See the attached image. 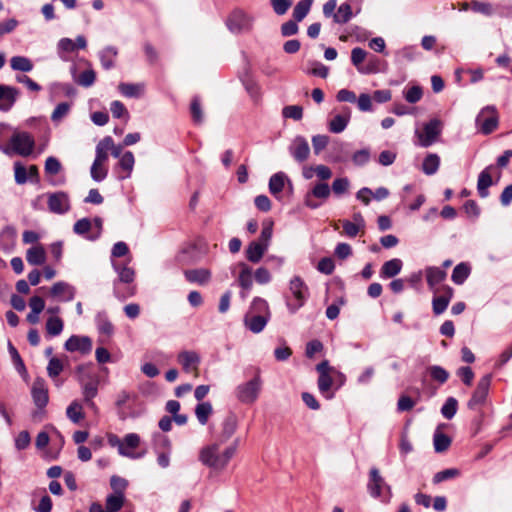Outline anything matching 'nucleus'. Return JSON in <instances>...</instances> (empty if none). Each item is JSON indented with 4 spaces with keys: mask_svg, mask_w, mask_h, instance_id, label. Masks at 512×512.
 <instances>
[{
    "mask_svg": "<svg viewBox=\"0 0 512 512\" xmlns=\"http://www.w3.org/2000/svg\"><path fill=\"white\" fill-rule=\"evenodd\" d=\"M185 279L190 283L206 285L211 280V271L206 268L184 270Z\"/></svg>",
    "mask_w": 512,
    "mask_h": 512,
    "instance_id": "nucleus-27",
    "label": "nucleus"
},
{
    "mask_svg": "<svg viewBox=\"0 0 512 512\" xmlns=\"http://www.w3.org/2000/svg\"><path fill=\"white\" fill-rule=\"evenodd\" d=\"M440 121L437 119L430 120L423 127V133L419 135L420 144L423 147L430 146L440 135Z\"/></svg>",
    "mask_w": 512,
    "mask_h": 512,
    "instance_id": "nucleus-18",
    "label": "nucleus"
},
{
    "mask_svg": "<svg viewBox=\"0 0 512 512\" xmlns=\"http://www.w3.org/2000/svg\"><path fill=\"white\" fill-rule=\"evenodd\" d=\"M353 17L352 7L349 3H342L334 14V22L339 24L347 23Z\"/></svg>",
    "mask_w": 512,
    "mask_h": 512,
    "instance_id": "nucleus-48",
    "label": "nucleus"
},
{
    "mask_svg": "<svg viewBox=\"0 0 512 512\" xmlns=\"http://www.w3.org/2000/svg\"><path fill=\"white\" fill-rule=\"evenodd\" d=\"M198 245L196 242L184 244L177 256L178 262L181 264H191L197 260Z\"/></svg>",
    "mask_w": 512,
    "mask_h": 512,
    "instance_id": "nucleus-31",
    "label": "nucleus"
},
{
    "mask_svg": "<svg viewBox=\"0 0 512 512\" xmlns=\"http://www.w3.org/2000/svg\"><path fill=\"white\" fill-rule=\"evenodd\" d=\"M313 0H301L299 1L293 10V18L296 21L301 22L309 13L312 6Z\"/></svg>",
    "mask_w": 512,
    "mask_h": 512,
    "instance_id": "nucleus-51",
    "label": "nucleus"
},
{
    "mask_svg": "<svg viewBox=\"0 0 512 512\" xmlns=\"http://www.w3.org/2000/svg\"><path fill=\"white\" fill-rule=\"evenodd\" d=\"M491 382L492 374H486L480 378L475 390L472 393L470 400L467 403L469 409L475 410L478 406H482L485 404L488 397Z\"/></svg>",
    "mask_w": 512,
    "mask_h": 512,
    "instance_id": "nucleus-9",
    "label": "nucleus"
},
{
    "mask_svg": "<svg viewBox=\"0 0 512 512\" xmlns=\"http://www.w3.org/2000/svg\"><path fill=\"white\" fill-rule=\"evenodd\" d=\"M50 293L60 301H71L74 298L73 287L65 282L55 283L52 286Z\"/></svg>",
    "mask_w": 512,
    "mask_h": 512,
    "instance_id": "nucleus-34",
    "label": "nucleus"
},
{
    "mask_svg": "<svg viewBox=\"0 0 512 512\" xmlns=\"http://www.w3.org/2000/svg\"><path fill=\"white\" fill-rule=\"evenodd\" d=\"M177 362L181 365L182 370L185 373L192 374L195 378L199 377V365L201 363V357L196 351H181L177 356Z\"/></svg>",
    "mask_w": 512,
    "mask_h": 512,
    "instance_id": "nucleus-14",
    "label": "nucleus"
},
{
    "mask_svg": "<svg viewBox=\"0 0 512 512\" xmlns=\"http://www.w3.org/2000/svg\"><path fill=\"white\" fill-rule=\"evenodd\" d=\"M458 409V401L454 397H449L441 408L444 418L450 420L454 417Z\"/></svg>",
    "mask_w": 512,
    "mask_h": 512,
    "instance_id": "nucleus-61",
    "label": "nucleus"
},
{
    "mask_svg": "<svg viewBox=\"0 0 512 512\" xmlns=\"http://www.w3.org/2000/svg\"><path fill=\"white\" fill-rule=\"evenodd\" d=\"M131 255L129 254V247L125 242H117L112 249L113 260H128Z\"/></svg>",
    "mask_w": 512,
    "mask_h": 512,
    "instance_id": "nucleus-58",
    "label": "nucleus"
},
{
    "mask_svg": "<svg viewBox=\"0 0 512 512\" xmlns=\"http://www.w3.org/2000/svg\"><path fill=\"white\" fill-rule=\"evenodd\" d=\"M66 415L73 423H79L84 418L81 404L77 401H73L67 407Z\"/></svg>",
    "mask_w": 512,
    "mask_h": 512,
    "instance_id": "nucleus-56",
    "label": "nucleus"
},
{
    "mask_svg": "<svg viewBox=\"0 0 512 512\" xmlns=\"http://www.w3.org/2000/svg\"><path fill=\"white\" fill-rule=\"evenodd\" d=\"M63 330V321L59 317H50L46 322V331L50 336H57Z\"/></svg>",
    "mask_w": 512,
    "mask_h": 512,
    "instance_id": "nucleus-64",
    "label": "nucleus"
},
{
    "mask_svg": "<svg viewBox=\"0 0 512 512\" xmlns=\"http://www.w3.org/2000/svg\"><path fill=\"white\" fill-rule=\"evenodd\" d=\"M152 447L157 454V463L160 467L166 468L170 464L172 444L168 436L157 432L152 438Z\"/></svg>",
    "mask_w": 512,
    "mask_h": 512,
    "instance_id": "nucleus-6",
    "label": "nucleus"
},
{
    "mask_svg": "<svg viewBox=\"0 0 512 512\" xmlns=\"http://www.w3.org/2000/svg\"><path fill=\"white\" fill-rule=\"evenodd\" d=\"M26 260L30 265H42L46 261V252L41 245L33 246L27 250Z\"/></svg>",
    "mask_w": 512,
    "mask_h": 512,
    "instance_id": "nucleus-42",
    "label": "nucleus"
},
{
    "mask_svg": "<svg viewBox=\"0 0 512 512\" xmlns=\"http://www.w3.org/2000/svg\"><path fill=\"white\" fill-rule=\"evenodd\" d=\"M134 163L135 158L131 151H126L123 153V155L119 158L116 166L118 178L125 179L129 177L133 170Z\"/></svg>",
    "mask_w": 512,
    "mask_h": 512,
    "instance_id": "nucleus-26",
    "label": "nucleus"
},
{
    "mask_svg": "<svg viewBox=\"0 0 512 512\" xmlns=\"http://www.w3.org/2000/svg\"><path fill=\"white\" fill-rule=\"evenodd\" d=\"M110 111L114 118L120 119L124 123H127L130 119V114L125 105L121 101H113L110 105Z\"/></svg>",
    "mask_w": 512,
    "mask_h": 512,
    "instance_id": "nucleus-49",
    "label": "nucleus"
},
{
    "mask_svg": "<svg viewBox=\"0 0 512 512\" xmlns=\"http://www.w3.org/2000/svg\"><path fill=\"white\" fill-rule=\"evenodd\" d=\"M471 273L469 263L461 262L453 269L451 279L456 285H462Z\"/></svg>",
    "mask_w": 512,
    "mask_h": 512,
    "instance_id": "nucleus-43",
    "label": "nucleus"
},
{
    "mask_svg": "<svg viewBox=\"0 0 512 512\" xmlns=\"http://www.w3.org/2000/svg\"><path fill=\"white\" fill-rule=\"evenodd\" d=\"M434 448L436 452H444L446 451L450 445H451V439L448 435L442 433V432H436L434 434Z\"/></svg>",
    "mask_w": 512,
    "mask_h": 512,
    "instance_id": "nucleus-57",
    "label": "nucleus"
},
{
    "mask_svg": "<svg viewBox=\"0 0 512 512\" xmlns=\"http://www.w3.org/2000/svg\"><path fill=\"white\" fill-rule=\"evenodd\" d=\"M10 144L15 153L27 157L34 148V138L27 132H16L11 136Z\"/></svg>",
    "mask_w": 512,
    "mask_h": 512,
    "instance_id": "nucleus-15",
    "label": "nucleus"
},
{
    "mask_svg": "<svg viewBox=\"0 0 512 512\" xmlns=\"http://www.w3.org/2000/svg\"><path fill=\"white\" fill-rule=\"evenodd\" d=\"M497 170V167L490 165L480 172L477 182V191L481 198H486L489 195V187L493 185L492 173Z\"/></svg>",
    "mask_w": 512,
    "mask_h": 512,
    "instance_id": "nucleus-20",
    "label": "nucleus"
},
{
    "mask_svg": "<svg viewBox=\"0 0 512 512\" xmlns=\"http://www.w3.org/2000/svg\"><path fill=\"white\" fill-rule=\"evenodd\" d=\"M86 46V39L83 36H78L76 41L70 38H62L58 43L59 55L62 59L67 60L65 53H72L78 49Z\"/></svg>",
    "mask_w": 512,
    "mask_h": 512,
    "instance_id": "nucleus-25",
    "label": "nucleus"
},
{
    "mask_svg": "<svg viewBox=\"0 0 512 512\" xmlns=\"http://www.w3.org/2000/svg\"><path fill=\"white\" fill-rule=\"evenodd\" d=\"M289 290L293 296V300L287 299V308L291 313H295L304 306L309 296V289L300 276H294L290 280Z\"/></svg>",
    "mask_w": 512,
    "mask_h": 512,
    "instance_id": "nucleus-3",
    "label": "nucleus"
},
{
    "mask_svg": "<svg viewBox=\"0 0 512 512\" xmlns=\"http://www.w3.org/2000/svg\"><path fill=\"white\" fill-rule=\"evenodd\" d=\"M125 495L112 493L107 496L105 507L98 503V512H118L124 505Z\"/></svg>",
    "mask_w": 512,
    "mask_h": 512,
    "instance_id": "nucleus-32",
    "label": "nucleus"
},
{
    "mask_svg": "<svg viewBox=\"0 0 512 512\" xmlns=\"http://www.w3.org/2000/svg\"><path fill=\"white\" fill-rule=\"evenodd\" d=\"M460 475V471L456 468H449V469H445V470H442L440 472H437L434 476H433V483L434 484H439L443 481H446V480H450V479H453V478H456Z\"/></svg>",
    "mask_w": 512,
    "mask_h": 512,
    "instance_id": "nucleus-63",
    "label": "nucleus"
},
{
    "mask_svg": "<svg viewBox=\"0 0 512 512\" xmlns=\"http://www.w3.org/2000/svg\"><path fill=\"white\" fill-rule=\"evenodd\" d=\"M267 248L257 241H252L246 248L245 255L248 261L258 263L262 259Z\"/></svg>",
    "mask_w": 512,
    "mask_h": 512,
    "instance_id": "nucleus-38",
    "label": "nucleus"
},
{
    "mask_svg": "<svg viewBox=\"0 0 512 512\" xmlns=\"http://www.w3.org/2000/svg\"><path fill=\"white\" fill-rule=\"evenodd\" d=\"M114 325L102 314L98 313V344L110 346L114 334Z\"/></svg>",
    "mask_w": 512,
    "mask_h": 512,
    "instance_id": "nucleus-22",
    "label": "nucleus"
},
{
    "mask_svg": "<svg viewBox=\"0 0 512 512\" xmlns=\"http://www.w3.org/2000/svg\"><path fill=\"white\" fill-rule=\"evenodd\" d=\"M498 123L499 115L494 106H486L476 117V126L484 135L493 133L497 129Z\"/></svg>",
    "mask_w": 512,
    "mask_h": 512,
    "instance_id": "nucleus-7",
    "label": "nucleus"
},
{
    "mask_svg": "<svg viewBox=\"0 0 512 512\" xmlns=\"http://www.w3.org/2000/svg\"><path fill=\"white\" fill-rule=\"evenodd\" d=\"M32 397L35 405L42 409L48 403V391L45 388L44 381L41 379H37L32 387Z\"/></svg>",
    "mask_w": 512,
    "mask_h": 512,
    "instance_id": "nucleus-30",
    "label": "nucleus"
},
{
    "mask_svg": "<svg viewBox=\"0 0 512 512\" xmlns=\"http://www.w3.org/2000/svg\"><path fill=\"white\" fill-rule=\"evenodd\" d=\"M117 55L118 51L115 47L105 48L100 55L102 67L107 70L113 68Z\"/></svg>",
    "mask_w": 512,
    "mask_h": 512,
    "instance_id": "nucleus-47",
    "label": "nucleus"
},
{
    "mask_svg": "<svg viewBox=\"0 0 512 512\" xmlns=\"http://www.w3.org/2000/svg\"><path fill=\"white\" fill-rule=\"evenodd\" d=\"M118 412L121 419L136 418L145 411L144 402L136 394H130L125 391L119 394L116 401Z\"/></svg>",
    "mask_w": 512,
    "mask_h": 512,
    "instance_id": "nucleus-2",
    "label": "nucleus"
},
{
    "mask_svg": "<svg viewBox=\"0 0 512 512\" xmlns=\"http://www.w3.org/2000/svg\"><path fill=\"white\" fill-rule=\"evenodd\" d=\"M190 114L194 124L199 125L203 122V110L199 96H194L190 103Z\"/></svg>",
    "mask_w": 512,
    "mask_h": 512,
    "instance_id": "nucleus-50",
    "label": "nucleus"
},
{
    "mask_svg": "<svg viewBox=\"0 0 512 512\" xmlns=\"http://www.w3.org/2000/svg\"><path fill=\"white\" fill-rule=\"evenodd\" d=\"M19 90L15 87L0 84V110L9 111L14 105Z\"/></svg>",
    "mask_w": 512,
    "mask_h": 512,
    "instance_id": "nucleus-23",
    "label": "nucleus"
},
{
    "mask_svg": "<svg viewBox=\"0 0 512 512\" xmlns=\"http://www.w3.org/2000/svg\"><path fill=\"white\" fill-rule=\"evenodd\" d=\"M245 327L253 333H260L264 330L269 319L264 318V316L254 315L252 313L246 312L243 319Z\"/></svg>",
    "mask_w": 512,
    "mask_h": 512,
    "instance_id": "nucleus-29",
    "label": "nucleus"
},
{
    "mask_svg": "<svg viewBox=\"0 0 512 512\" xmlns=\"http://www.w3.org/2000/svg\"><path fill=\"white\" fill-rule=\"evenodd\" d=\"M463 9H471L473 12L481 13L486 16H490L493 14V7L490 3L481 2L478 0H472L470 2H465L463 4Z\"/></svg>",
    "mask_w": 512,
    "mask_h": 512,
    "instance_id": "nucleus-45",
    "label": "nucleus"
},
{
    "mask_svg": "<svg viewBox=\"0 0 512 512\" xmlns=\"http://www.w3.org/2000/svg\"><path fill=\"white\" fill-rule=\"evenodd\" d=\"M135 283L114 282V294L120 300H126L136 294Z\"/></svg>",
    "mask_w": 512,
    "mask_h": 512,
    "instance_id": "nucleus-37",
    "label": "nucleus"
},
{
    "mask_svg": "<svg viewBox=\"0 0 512 512\" xmlns=\"http://www.w3.org/2000/svg\"><path fill=\"white\" fill-rule=\"evenodd\" d=\"M367 55H368V53L360 47H355L351 51V62L357 68V70L359 72H360V69H362V67L364 65L363 63H364L365 59L367 58Z\"/></svg>",
    "mask_w": 512,
    "mask_h": 512,
    "instance_id": "nucleus-62",
    "label": "nucleus"
},
{
    "mask_svg": "<svg viewBox=\"0 0 512 512\" xmlns=\"http://www.w3.org/2000/svg\"><path fill=\"white\" fill-rule=\"evenodd\" d=\"M440 165V158L437 154H428L422 163V170L427 175H433L437 172Z\"/></svg>",
    "mask_w": 512,
    "mask_h": 512,
    "instance_id": "nucleus-46",
    "label": "nucleus"
},
{
    "mask_svg": "<svg viewBox=\"0 0 512 512\" xmlns=\"http://www.w3.org/2000/svg\"><path fill=\"white\" fill-rule=\"evenodd\" d=\"M367 488L374 498H382L386 501L390 497V487L385 483L383 477L377 468L373 467L369 472V481Z\"/></svg>",
    "mask_w": 512,
    "mask_h": 512,
    "instance_id": "nucleus-8",
    "label": "nucleus"
},
{
    "mask_svg": "<svg viewBox=\"0 0 512 512\" xmlns=\"http://www.w3.org/2000/svg\"><path fill=\"white\" fill-rule=\"evenodd\" d=\"M92 340L87 336H71L65 343V349L69 352L88 354L92 350Z\"/></svg>",
    "mask_w": 512,
    "mask_h": 512,
    "instance_id": "nucleus-17",
    "label": "nucleus"
},
{
    "mask_svg": "<svg viewBox=\"0 0 512 512\" xmlns=\"http://www.w3.org/2000/svg\"><path fill=\"white\" fill-rule=\"evenodd\" d=\"M402 266L403 263L398 258L388 260L380 269V277L383 279L393 278L401 272Z\"/></svg>",
    "mask_w": 512,
    "mask_h": 512,
    "instance_id": "nucleus-35",
    "label": "nucleus"
},
{
    "mask_svg": "<svg viewBox=\"0 0 512 512\" xmlns=\"http://www.w3.org/2000/svg\"><path fill=\"white\" fill-rule=\"evenodd\" d=\"M131 262V257L126 260H113V267L118 273V280L116 282H124L129 283L133 282L135 279V271L132 267L129 266Z\"/></svg>",
    "mask_w": 512,
    "mask_h": 512,
    "instance_id": "nucleus-24",
    "label": "nucleus"
},
{
    "mask_svg": "<svg viewBox=\"0 0 512 512\" xmlns=\"http://www.w3.org/2000/svg\"><path fill=\"white\" fill-rule=\"evenodd\" d=\"M381 64L382 60L375 56L370 55L366 61V63L363 65L362 69H360V73L362 74H375L380 72L381 70Z\"/></svg>",
    "mask_w": 512,
    "mask_h": 512,
    "instance_id": "nucleus-52",
    "label": "nucleus"
},
{
    "mask_svg": "<svg viewBox=\"0 0 512 512\" xmlns=\"http://www.w3.org/2000/svg\"><path fill=\"white\" fill-rule=\"evenodd\" d=\"M262 389V380L259 371L249 381L236 388V397L242 403L251 405L256 402Z\"/></svg>",
    "mask_w": 512,
    "mask_h": 512,
    "instance_id": "nucleus-4",
    "label": "nucleus"
},
{
    "mask_svg": "<svg viewBox=\"0 0 512 512\" xmlns=\"http://www.w3.org/2000/svg\"><path fill=\"white\" fill-rule=\"evenodd\" d=\"M226 26L232 33L248 31L252 27V18L242 9L233 10L227 20Z\"/></svg>",
    "mask_w": 512,
    "mask_h": 512,
    "instance_id": "nucleus-10",
    "label": "nucleus"
},
{
    "mask_svg": "<svg viewBox=\"0 0 512 512\" xmlns=\"http://www.w3.org/2000/svg\"><path fill=\"white\" fill-rule=\"evenodd\" d=\"M73 75L75 82L84 87L91 86L95 80V73L93 69H87L78 75L74 71Z\"/></svg>",
    "mask_w": 512,
    "mask_h": 512,
    "instance_id": "nucleus-59",
    "label": "nucleus"
},
{
    "mask_svg": "<svg viewBox=\"0 0 512 512\" xmlns=\"http://www.w3.org/2000/svg\"><path fill=\"white\" fill-rule=\"evenodd\" d=\"M292 157L297 162H304L308 159L310 148L307 140L302 136H297L289 148Z\"/></svg>",
    "mask_w": 512,
    "mask_h": 512,
    "instance_id": "nucleus-19",
    "label": "nucleus"
},
{
    "mask_svg": "<svg viewBox=\"0 0 512 512\" xmlns=\"http://www.w3.org/2000/svg\"><path fill=\"white\" fill-rule=\"evenodd\" d=\"M121 357L122 353L118 348L109 351L105 347L98 346V386L102 382H105V378L108 375V369L101 365L105 363H116Z\"/></svg>",
    "mask_w": 512,
    "mask_h": 512,
    "instance_id": "nucleus-12",
    "label": "nucleus"
},
{
    "mask_svg": "<svg viewBox=\"0 0 512 512\" xmlns=\"http://www.w3.org/2000/svg\"><path fill=\"white\" fill-rule=\"evenodd\" d=\"M247 312L252 313L254 315L258 314L260 316H264V318L269 320L271 318V311L269 305L267 301L261 297H255L252 300Z\"/></svg>",
    "mask_w": 512,
    "mask_h": 512,
    "instance_id": "nucleus-39",
    "label": "nucleus"
},
{
    "mask_svg": "<svg viewBox=\"0 0 512 512\" xmlns=\"http://www.w3.org/2000/svg\"><path fill=\"white\" fill-rule=\"evenodd\" d=\"M10 65L13 70L22 72H29L33 68L31 61L23 56L12 57L10 60Z\"/></svg>",
    "mask_w": 512,
    "mask_h": 512,
    "instance_id": "nucleus-55",
    "label": "nucleus"
},
{
    "mask_svg": "<svg viewBox=\"0 0 512 512\" xmlns=\"http://www.w3.org/2000/svg\"><path fill=\"white\" fill-rule=\"evenodd\" d=\"M49 210L56 214H64L69 210V199L66 193L56 192L48 197Z\"/></svg>",
    "mask_w": 512,
    "mask_h": 512,
    "instance_id": "nucleus-21",
    "label": "nucleus"
},
{
    "mask_svg": "<svg viewBox=\"0 0 512 512\" xmlns=\"http://www.w3.org/2000/svg\"><path fill=\"white\" fill-rule=\"evenodd\" d=\"M432 309L435 315L444 313L453 298L454 290L449 285H440L433 291Z\"/></svg>",
    "mask_w": 512,
    "mask_h": 512,
    "instance_id": "nucleus-11",
    "label": "nucleus"
},
{
    "mask_svg": "<svg viewBox=\"0 0 512 512\" xmlns=\"http://www.w3.org/2000/svg\"><path fill=\"white\" fill-rule=\"evenodd\" d=\"M351 116L349 107H343L342 112L335 115L329 122V131L341 133L347 127Z\"/></svg>",
    "mask_w": 512,
    "mask_h": 512,
    "instance_id": "nucleus-28",
    "label": "nucleus"
},
{
    "mask_svg": "<svg viewBox=\"0 0 512 512\" xmlns=\"http://www.w3.org/2000/svg\"><path fill=\"white\" fill-rule=\"evenodd\" d=\"M237 428L236 416L230 413L222 423V430L219 436V442L204 446L199 453L201 463L213 470H224L232 457L235 455L239 440L228 446L221 454L219 453L220 444L227 441L235 433Z\"/></svg>",
    "mask_w": 512,
    "mask_h": 512,
    "instance_id": "nucleus-1",
    "label": "nucleus"
},
{
    "mask_svg": "<svg viewBox=\"0 0 512 512\" xmlns=\"http://www.w3.org/2000/svg\"><path fill=\"white\" fill-rule=\"evenodd\" d=\"M118 90L125 97L140 98L144 93V85L122 82L118 85Z\"/></svg>",
    "mask_w": 512,
    "mask_h": 512,
    "instance_id": "nucleus-41",
    "label": "nucleus"
},
{
    "mask_svg": "<svg viewBox=\"0 0 512 512\" xmlns=\"http://www.w3.org/2000/svg\"><path fill=\"white\" fill-rule=\"evenodd\" d=\"M93 366H79L78 375L83 386L85 401L92 406L93 398L96 396V382L92 377Z\"/></svg>",
    "mask_w": 512,
    "mask_h": 512,
    "instance_id": "nucleus-13",
    "label": "nucleus"
},
{
    "mask_svg": "<svg viewBox=\"0 0 512 512\" xmlns=\"http://www.w3.org/2000/svg\"><path fill=\"white\" fill-rule=\"evenodd\" d=\"M212 411L213 409L210 402L199 403L195 408L196 417L202 425H205L208 422Z\"/></svg>",
    "mask_w": 512,
    "mask_h": 512,
    "instance_id": "nucleus-54",
    "label": "nucleus"
},
{
    "mask_svg": "<svg viewBox=\"0 0 512 512\" xmlns=\"http://www.w3.org/2000/svg\"><path fill=\"white\" fill-rule=\"evenodd\" d=\"M286 175L283 172L275 173L269 180V191L273 196H278L284 189Z\"/></svg>",
    "mask_w": 512,
    "mask_h": 512,
    "instance_id": "nucleus-44",
    "label": "nucleus"
},
{
    "mask_svg": "<svg viewBox=\"0 0 512 512\" xmlns=\"http://www.w3.org/2000/svg\"><path fill=\"white\" fill-rule=\"evenodd\" d=\"M272 233H273V221H271V220L264 221L261 234L256 241L261 243L268 249L269 242L272 238Z\"/></svg>",
    "mask_w": 512,
    "mask_h": 512,
    "instance_id": "nucleus-60",
    "label": "nucleus"
},
{
    "mask_svg": "<svg viewBox=\"0 0 512 512\" xmlns=\"http://www.w3.org/2000/svg\"><path fill=\"white\" fill-rule=\"evenodd\" d=\"M239 266L241 267V271L237 282L241 289L250 291L253 286L252 268L243 262H241Z\"/></svg>",
    "mask_w": 512,
    "mask_h": 512,
    "instance_id": "nucleus-40",
    "label": "nucleus"
},
{
    "mask_svg": "<svg viewBox=\"0 0 512 512\" xmlns=\"http://www.w3.org/2000/svg\"><path fill=\"white\" fill-rule=\"evenodd\" d=\"M427 372L429 373L431 379L438 382L439 384H444L449 379L448 371L438 365L429 366L427 368Z\"/></svg>",
    "mask_w": 512,
    "mask_h": 512,
    "instance_id": "nucleus-53",
    "label": "nucleus"
},
{
    "mask_svg": "<svg viewBox=\"0 0 512 512\" xmlns=\"http://www.w3.org/2000/svg\"><path fill=\"white\" fill-rule=\"evenodd\" d=\"M332 366H330L328 360H323L316 365V371L318 372V389L321 395L330 400L334 398V387H333V374Z\"/></svg>",
    "mask_w": 512,
    "mask_h": 512,
    "instance_id": "nucleus-5",
    "label": "nucleus"
},
{
    "mask_svg": "<svg viewBox=\"0 0 512 512\" xmlns=\"http://www.w3.org/2000/svg\"><path fill=\"white\" fill-rule=\"evenodd\" d=\"M447 277V273L440 267H428L426 269V281L430 290L434 291Z\"/></svg>",
    "mask_w": 512,
    "mask_h": 512,
    "instance_id": "nucleus-33",
    "label": "nucleus"
},
{
    "mask_svg": "<svg viewBox=\"0 0 512 512\" xmlns=\"http://www.w3.org/2000/svg\"><path fill=\"white\" fill-rule=\"evenodd\" d=\"M410 390L416 395V399H413L406 394H401L397 402L398 412H406L412 410L419 401L421 395L420 389L411 388Z\"/></svg>",
    "mask_w": 512,
    "mask_h": 512,
    "instance_id": "nucleus-36",
    "label": "nucleus"
},
{
    "mask_svg": "<svg viewBox=\"0 0 512 512\" xmlns=\"http://www.w3.org/2000/svg\"><path fill=\"white\" fill-rule=\"evenodd\" d=\"M140 442V437L136 433H129L125 435L122 439V445H120L119 454L132 459L142 458L145 455L146 450L136 452V449L140 446Z\"/></svg>",
    "mask_w": 512,
    "mask_h": 512,
    "instance_id": "nucleus-16",
    "label": "nucleus"
}]
</instances>
